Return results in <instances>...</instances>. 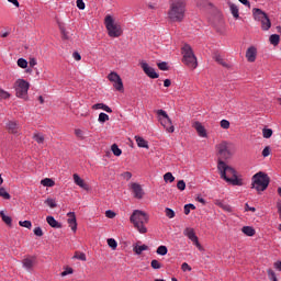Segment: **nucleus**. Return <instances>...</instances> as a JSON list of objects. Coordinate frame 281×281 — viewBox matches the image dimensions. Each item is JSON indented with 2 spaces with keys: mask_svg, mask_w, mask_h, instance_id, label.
<instances>
[{
  "mask_svg": "<svg viewBox=\"0 0 281 281\" xmlns=\"http://www.w3.org/2000/svg\"><path fill=\"white\" fill-rule=\"evenodd\" d=\"M188 3L186 0H170L167 11V19L170 23H183L186 12H188Z\"/></svg>",
  "mask_w": 281,
  "mask_h": 281,
  "instance_id": "f257e3e1",
  "label": "nucleus"
},
{
  "mask_svg": "<svg viewBox=\"0 0 281 281\" xmlns=\"http://www.w3.org/2000/svg\"><path fill=\"white\" fill-rule=\"evenodd\" d=\"M217 170L221 179H224L227 183H231L232 186H241V182L236 175V169L229 167L225 161H217Z\"/></svg>",
  "mask_w": 281,
  "mask_h": 281,
  "instance_id": "f03ea898",
  "label": "nucleus"
},
{
  "mask_svg": "<svg viewBox=\"0 0 281 281\" xmlns=\"http://www.w3.org/2000/svg\"><path fill=\"white\" fill-rule=\"evenodd\" d=\"M131 223L134 225L135 229L139 232V234H146L148 228H146V224L148 223V215L139 210H135L131 217Z\"/></svg>",
  "mask_w": 281,
  "mask_h": 281,
  "instance_id": "7ed1b4c3",
  "label": "nucleus"
},
{
  "mask_svg": "<svg viewBox=\"0 0 281 281\" xmlns=\"http://www.w3.org/2000/svg\"><path fill=\"white\" fill-rule=\"evenodd\" d=\"M216 153L218 161H226V159L234 157L236 147L229 142H222L216 145Z\"/></svg>",
  "mask_w": 281,
  "mask_h": 281,
  "instance_id": "20e7f679",
  "label": "nucleus"
},
{
  "mask_svg": "<svg viewBox=\"0 0 281 281\" xmlns=\"http://www.w3.org/2000/svg\"><path fill=\"white\" fill-rule=\"evenodd\" d=\"M271 179L269 176L262 171L257 172L252 176L251 187L257 190V192H265L267 188H269Z\"/></svg>",
  "mask_w": 281,
  "mask_h": 281,
  "instance_id": "39448f33",
  "label": "nucleus"
},
{
  "mask_svg": "<svg viewBox=\"0 0 281 281\" xmlns=\"http://www.w3.org/2000/svg\"><path fill=\"white\" fill-rule=\"evenodd\" d=\"M104 25L108 30V36H110V38H120V35L122 34V26L115 22V19H113L111 14L105 16Z\"/></svg>",
  "mask_w": 281,
  "mask_h": 281,
  "instance_id": "423d86ee",
  "label": "nucleus"
},
{
  "mask_svg": "<svg viewBox=\"0 0 281 281\" xmlns=\"http://www.w3.org/2000/svg\"><path fill=\"white\" fill-rule=\"evenodd\" d=\"M182 63L189 67V69H196L199 67V63L196 61V55L192 50V46L186 44L182 47Z\"/></svg>",
  "mask_w": 281,
  "mask_h": 281,
  "instance_id": "0eeeda50",
  "label": "nucleus"
},
{
  "mask_svg": "<svg viewBox=\"0 0 281 281\" xmlns=\"http://www.w3.org/2000/svg\"><path fill=\"white\" fill-rule=\"evenodd\" d=\"M252 14L255 21H260L261 30H263V32H268V30H271V20L269 19V15L265 13V11L260 9H254Z\"/></svg>",
  "mask_w": 281,
  "mask_h": 281,
  "instance_id": "6e6552de",
  "label": "nucleus"
},
{
  "mask_svg": "<svg viewBox=\"0 0 281 281\" xmlns=\"http://www.w3.org/2000/svg\"><path fill=\"white\" fill-rule=\"evenodd\" d=\"M156 113L158 121L167 133H175V125H172V120H170V116H168V112H166V110H157Z\"/></svg>",
  "mask_w": 281,
  "mask_h": 281,
  "instance_id": "1a4fd4ad",
  "label": "nucleus"
},
{
  "mask_svg": "<svg viewBox=\"0 0 281 281\" xmlns=\"http://www.w3.org/2000/svg\"><path fill=\"white\" fill-rule=\"evenodd\" d=\"M27 91H30V82L25 81V79H18L15 81L16 98H26Z\"/></svg>",
  "mask_w": 281,
  "mask_h": 281,
  "instance_id": "9d476101",
  "label": "nucleus"
},
{
  "mask_svg": "<svg viewBox=\"0 0 281 281\" xmlns=\"http://www.w3.org/2000/svg\"><path fill=\"white\" fill-rule=\"evenodd\" d=\"M108 80L113 82V87L116 91L124 92V82H122V77L117 72L112 71L108 75Z\"/></svg>",
  "mask_w": 281,
  "mask_h": 281,
  "instance_id": "9b49d317",
  "label": "nucleus"
},
{
  "mask_svg": "<svg viewBox=\"0 0 281 281\" xmlns=\"http://www.w3.org/2000/svg\"><path fill=\"white\" fill-rule=\"evenodd\" d=\"M22 267L27 271L29 273H32L34 271V268L36 267V257L34 256H26L22 260Z\"/></svg>",
  "mask_w": 281,
  "mask_h": 281,
  "instance_id": "f8f14e48",
  "label": "nucleus"
},
{
  "mask_svg": "<svg viewBox=\"0 0 281 281\" xmlns=\"http://www.w3.org/2000/svg\"><path fill=\"white\" fill-rule=\"evenodd\" d=\"M183 235L189 238L190 241L198 247V249H201V244L199 243V237L196 236V233H194V228L187 227L183 231Z\"/></svg>",
  "mask_w": 281,
  "mask_h": 281,
  "instance_id": "ddd939ff",
  "label": "nucleus"
},
{
  "mask_svg": "<svg viewBox=\"0 0 281 281\" xmlns=\"http://www.w3.org/2000/svg\"><path fill=\"white\" fill-rule=\"evenodd\" d=\"M140 67L144 71V74H146V76H148V78H151L153 80L159 78V74H157V71H155V68L150 67V65H148V63L140 61Z\"/></svg>",
  "mask_w": 281,
  "mask_h": 281,
  "instance_id": "4468645a",
  "label": "nucleus"
},
{
  "mask_svg": "<svg viewBox=\"0 0 281 281\" xmlns=\"http://www.w3.org/2000/svg\"><path fill=\"white\" fill-rule=\"evenodd\" d=\"M130 189L133 192L134 199H144V189L142 188V184L132 182L130 183Z\"/></svg>",
  "mask_w": 281,
  "mask_h": 281,
  "instance_id": "2eb2a0df",
  "label": "nucleus"
},
{
  "mask_svg": "<svg viewBox=\"0 0 281 281\" xmlns=\"http://www.w3.org/2000/svg\"><path fill=\"white\" fill-rule=\"evenodd\" d=\"M258 54V50L256 49V47L250 46L247 50H246V58L248 60V63H256V56Z\"/></svg>",
  "mask_w": 281,
  "mask_h": 281,
  "instance_id": "dca6fc26",
  "label": "nucleus"
},
{
  "mask_svg": "<svg viewBox=\"0 0 281 281\" xmlns=\"http://www.w3.org/2000/svg\"><path fill=\"white\" fill-rule=\"evenodd\" d=\"M67 216H68V225H69L70 229H72L74 232H77L78 222H76V213L69 212L67 214Z\"/></svg>",
  "mask_w": 281,
  "mask_h": 281,
  "instance_id": "f3484780",
  "label": "nucleus"
},
{
  "mask_svg": "<svg viewBox=\"0 0 281 281\" xmlns=\"http://www.w3.org/2000/svg\"><path fill=\"white\" fill-rule=\"evenodd\" d=\"M133 251L136 254V256H142L143 251H148V246L142 245V241H138L133 246Z\"/></svg>",
  "mask_w": 281,
  "mask_h": 281,
  "instance_id": "a211bd4d",
  "label": "nucleus"
},
{
  "mask_svg": "<svg viewBox=\"0 0 281 281\" xmlns=\"http://www.w3.org/2000/svg\"><path fill=\"white\" fill-rule=\"evenodd\" d=\"M74 181L76 183V186H79V188H82L83 190H89V184L85 182V180H82V178H80V176H78V173L74 175Z\"/></svg>",
  "mask_w": 281,
  "mask_h": 281,
  "instance_id": "6ab92c4d",
  "label": "nucleus"
},
{
  "mask_svg": "<svg viewBox=\"0 0 281 281\" xmlns=\"http://www.w3.org/2000/svg\"><path fill=\"white\" fill-rule=\"evenodd\" d=\"M7 131L13 135H16V133H19V124L15 121H9L7 123Z\"/></svg>",
  "mask_w": 281,
  "mask_h": 281,
  "instance_id": "aec40b11",
  "label": "nucleus"
},
{
  "mask_svg": "<svg viewBox=\"0 0 281 281\" xmlns=\"http://www.w3.org/2000/svg\"><path fill=\"white\" fill-rule=\"evenodd\" d=\"M194 128L200 137H207V132L205 131V127L201 123L195 122Z\"/></svg>",
  "mask_w": 281,
  "mask_h": 281,
  "instance_id": "412c9836",
  "label": "nucleus"
},
{
  "mask_svg": "<svg viewBox=\"0 0 281 281\" xmlns=\"http://www.w3.org/2000/svg\"><path fill=\"white\" fill-rule=\"evenodd\" d=\"M46 222L48 223L49 226L54 227V229H60V227H63V224L56 221L54 216H47Z\"/></svg>",
  "mask_w": 281,
  "mask_h": 281,
  "instance_id": "4be33fe9",
  "label": "nucleus"
},
{
  "mask_svg": "<svg viewBox=\"0 0 281 281\" xmlns=\"http://www.w3.org/2000/svg\"><path fill=\"white\" fill-rule=\"evenodd\" d=\"M92 109L94 111L101 110V111H105V113H113V110L104 103H95L94 105H92Z\"/></svg>",
  "mask_w": 281,
  "mask_h": 281,
  "instance_id": "5701e85b",
  "label": "nucleus"
},
{
  "mask_svg": "<svg viewBox=\"0 0 281 281\" xmlns=\"http://www.w3.org/2000/svg\"><path fill=\"white\" fill-rule=\"evenodd\" d=\"M241 232L246 236H256V229H254V227H251V226H244L241 228Z\"/></svg>",
  "mask_w": 281,
  "mask_h": 281,
  "instance_id": "b1692460",
  "label": "nucleus"
},
{
  "mask_svg": "<svg viewBox=\"0 0 281 281\" xmlns=\"http://www.w3.org/2000/svg\"><path fill=\"white\" fill-rule=\"evenodd\" d=\"M41 186H44V188H54V186H56V182H54L52 178H45L41 180Z\"/></svg>",
  "mask_w": 281,
  "mask_h": 281,
  "instance_id": "393cba45",
  "label": "nucleus"
},
{
  "mask_svg": "<svg viewBox=\"0 0 281 281\" xmlns=\"http://www.w3.org/2000/svg\"><path fill=\"white\" fill-rule=\"evenodd\" d=\"M229 10L234 19H238L240 16V14L238 13V5H236L235 3H229Z\"/></svg>",
  "mask_w": 281,
  "mask_h": 281,
  "instance_id": "a878e982",
  "label": "nucleus"
},
{
  "mask_svg": "<svg viewBox=\"0 0 281 281\" xmlns=\"http://www.w3.org/2000/svg\"><path fill=\"white\" fill-rule=\"evenodd\" d=\"M0 216L3 221V223H5V225H8L9 227H12V217L5 215V213L3 211L0 212Z\"/></svg>",
  "mask_w": 281,
  "mask_h": 281,
  "instance_id": "bb28decb",
  "label": "nucleus"
},
{
  "mask_svg": "<svg viewBox=\"0 0 281 281\" xmlns=\"http://www.w3.org/2000/svg\"><path fill=\"white\" fill-rule=\"evenodd\" d=\"M72 258L87 262V255L85 252L76 251Z\"/></svg>",
  "mask_w": 281,
  "mask_h": 281,
  "instance_id": "cd10ccee",
  "label": "nucleus"
},
{
  "mask_svg": "<svg viewBox=\"0 0 281 281\" xmlns=\"http://www.w3.org/2000/svg\"><path fill=\"white\" fill-rule=\"evenodd\" d=\"M111 151L115 157H120L122 155V150L120 149V146H117V144H113L111 146Z\"/></svg>",
  "mask_w": 281,
  "mask_h": 281,
  "instance_id": "c85d7f7f",
  "label": "nucleus"
},
{
  "mask_svg": "<svg viewBox=\"0 0 281 281\" xmlns=\"http://www.w3.org/2000/svg\"><path fill=\"white\" fill-rule=\"evenodd\" d=\"M269 41H270L271 45H274V46L279 45L280 44V35L272 34V35H270Z\"/></svg>",
  "mask_w": 281,
  "mask_h": 281,
  "instance_id": "c756f323",
  "label": "nucleus"
},
{
  "mask_svg": "<svg viewBox=\"0 0 281 281\" xmlns=\"http://www.w3.org/2000/svg\"><path fill=\"white\" fill-rule=\"evenodd\" d=\"M12 94L10 92L5 91L3 88H0V100H10Z\"/></svg>",
  "mask_w": 281,
  "mask_h": 281,
  "instance_id": "7c9ffc66",
  "label": "nucleus"
},
{
  "mask_svg": "<svg viewBox=\"0 0 281 281\" xmlns=\"http://www.w3.org/2000/svg\"><path fill=\"white\" fill-rule=\"evenodd\" d=\"M156 254L158 255V256H166L167 254H168V247H166V246H159L158 248H157V250H156Z\"/></svg>",
  "mask_w": 281,
  "mask_h": 281,
  "instance_id": "2f4dec72",
  "label": "nucleus"
},
{
  "mask_svg": "<svg viewBox=\"0 0 281 281\" xmlns=\"http://www.w3.org/2000/svg\"><path fill=\"white\" fill-rule=\"evenodd\" d=\"M59 30L61 38H64V41H69V32H67V30L63 25H59Z\"/></svg>",
  "mask_w": 281,
  "mask_h": 281,
  "instance_id": "473e14b6",
  "label": "nucleus"
},
{
  "mask_svg": "<svg viewBox=\"0 0 281 281\" xmlns=\"http://www.w3.org/2000/svg\"><path fill=\"white\" fill-rule=\"evenodd\" d=\"M99 122L100 124H104V122H109V114L104 113V112H101L99 114Z\"/></svg>",
  "mask_w": 281,
  "mask_h": 281,
  "instance_id": "72a5a7b5",
  "label": "nucleus"
},
{
  "mask_svg": "<svg viewBox=\"0 0 281 281\" xmlns=\"http://www.w3.org/2000/svg\"><path fill=\"white\" fill-rule=\"evenodd\" d=\"M271 135H273V130H271V128L262 130V136L265 137V139H269L271 137Z\"/></svg>",
  "mask_w": 281,
  "mask_h": 281,
  "instance_id": "f704fd0d",
  "label": "nucleus"
},
{
  "mask_svg": "<svg viewBox=\"0 0 281 281\" xmlns=\"http://www.w3.org/2000/svg\"><path fill=\"white\" fill-rule=\"evenodd\" d=\"M18 67H20L21 69H27V61L25 60V58L18 59Z\"/></svg>",
  "mask_w": 281,
  "mask_h": 281,
  "instance_id": "c9c22d12",
  "label": "nucleus"
},
{
  "mask_svg": "<svg viewBox=\"0 0 281 281\" xmlns=\"http://www.w3.org/2000/svg\"><path fill=\"white\" fill-rule=\"evenodd\" d=\"M164 180L166 181V183H172L175 181V176H172L171 172H167L164 176Z\"/></svg>",
  "mask_w": 281,
  "mask_h": 281,
  "instance_id": "e433bc0d",
  "label": "nucleus"
},
{
  "mask_svg": "<svg viewBox=\"0 0 281 281\" xmlns=\"http://www.w3.org/2000/svg\"><path fill=\"white\" fill-rule=\"evenodd\" d=\"M20 227H25L26 229H32V222L31 221H20Z\"/></svg>",
  "mask_w": 281,
  "mask_h": 281,
  "instance_id": "4c0bfd02",
  "label": "nucleus"
},
{
  "mask_svg": "<svg viewBox=\"0 0 281 281\" xmlns=\"http://www.w3.org/2000/svg\"><path fill=\"white\" fill-rule=\"evenodd\" d=\"M165 214H166L167 218H175V216H176L175 211H172V209H170V207L165 209Z\"/></svg>",
  "mask_w": 281,
  "mask_h": 281,
  "instance_id": "58836bf2",
  "label": "nucleus"
},
{
  "mask_svg": "<svg viewBox=\"0 0 281 281\" xmlns=\"http://www.w3.org/2000/svg\"><path fill=\"white\" fill-rule=\"evenodd\" d=\"M0 196H2V199H5L7 201H10L11 199L10 193H8L4 188H0Z\"/></svg>",
  "mask_w": 281,
  "mask_h": 281,
  "instance_id": "ea45409f",
  "label": "nucleus"
},
{
  "mask_svg": "<svg viewBox=\"0 0 281 281\" xmlns=\"http://www.w3.org/2000/svg\"><path fill=\"white\" fill-rule=\"evenodd\" d=\"M268 278L270 281H278V277L276 276V272L271 269H268Z\"/></svg>",
  "mask_w": 281,
  "mask_h": 281,
  "instance_id": "a19ab883",
  "label": "nucleus"
},
{
  "mask_svg": "<svg viewBox=\"0 0 281 281\" xmlns=\"http://www.w3.org/2000/svg\"><path fill=\"white\" fill-rule=\"evenodd\" d=\"M157 67L160 69V71H168V63L166 61L158 63Z\"/></svg>",
  "mask_w": 281,
  "mask_h": 281,
  "instance_id": "79ce46f5",
  "label": "nucleus"
},
{
  "mask_svg": "<svg viewBox=\"0 0 281 281\" xmlns=\"http://www.w3.org/2000/svg\"><path fill=\"white\" fill-rule=\"evenodd\" d=\"M190 210H196V206H194V204H186L184 205V214H186V216H188V214H190Z\"/></svg>",
  "mask_w": 281,
  "mask_h": 281,
  "instance_id": "37998d69",
  "label": "nucleus"
},
{
  "mask_svg": "<svg viewBox=\"0 0 281 281\" xmlns=\"http://www.w3.org/2000/svg\"><path fill=\"white\" fill-rule=\"evenodd\" d=\"M108 245L111 247V249H117V241L113 238L108 239Z\"/></svg>",
  "mask_w": 281,
  "mask_h": 281,
  "instance_id": "c03bdc74",
  "label": "nucleus"
},
{
  "mask_svg": "<svg viewBox=\"0 0 281 281\" xmlns=\"http://www.w3.org/2000/svg\"><path fill=\"white\" fill-rule=\"evenodd\" d=\"M150 265H151V268H154V269H161V267H162L161 262H159V260H157V259H153Z\"/></svg>",
  "mask_w": 281,
  "mask_h": 281,
  "instance_id": "a18cd8bd",
  "label": "nucleus"
},
{
  "mask_svg": "<svg viewBox=\"0 0 281 281\" xmlns=\"http://www.w3.org/2000/svg\"><path fill=\"white\" fill-rule=\"evenodd\" d=\"M33 139H35V142H45V136L41 133H37L33 136Z\"/></svg>",
  "mask_w": 281,
  "mask_h": 281,
  "instance_id": "49530a36",
  "label": "nucleus"
},
{
  "mask_svg": "<svg viewBox=\"0 0 281 281\" xmlns=\"http://www.w3.org/2000/svg\"><path fill=\"white\" fill-rule=\"evenodd\" d=\"M177 188H178V190L183 192V190H186V181L179 180L178 183H177Z\"/></svg>",
  "mask_w": 281,
  "mask_h": 281,
  "instance_id": "de8ad7c7",
  "label": "nucleus"
},
{
  "mask_svg": "<svg viewBox=\"0 0 281 281\" xmlns=\"http://www.w3.org/2000/svg\"><path fill=\"white\" fill-rule=\"evenodd\" d=\"M220 207H222V210H224L225 212H232V206H229V204H224L223 202L218 203Z\"/></svg>",
  "mask_w": 281,
  "mask_h": 281,
  "instance_id": "09e8293b",
  "label": "nucleus"
},
{
  "mask_svg": "<svg viewBox=\"0 0 281 281\" xmlns=\"http://www.w3.org/2000/svg\"><path fill=\"white\" fill-rule=\"evenodd\" d=\"M271 155V147L267 146L262 150V157H269Z\"/></svg>",
  "mask_w": 281,
  "mask_h": 281,
  "instance_id": "8fccbe9b",
  "label": "nucleus"
},
{
  "mask_svg": "<svg viewBox=\"0 0 281 281\" xmlns=\"http://www.w3.org/2000/svg\"><path fill=\"white\" fill-rule=\"evenodd\" d=\"M123 179H126V181H131V179L133 178V173H131V171H125L122 173Z\"/></svg>",
  "mask_w": 281,
  "mask_h": 281,
  "instance_id": "3c124183",
  "label": "nucleus"
},
{
  "mask_svg": "<svg viewBox=\"0 0 281 281\" xmlns=\"http://www.w3.org/2000/svg\"><path fill=\"white\" fill-rule=\"evenodd\" d=\"M46 204L48 207H56V201L54 199H47Z\"/></svg>",
  "mask_w": 281,
  "mask_h": 281,
  "instance_id": "603ef678",
  "label": "nucleus"
},
{
  "mask_svg": "<svg viewBox=\"0 0 281 281\" xmlns=\"http://www.w3.org/2000/svg\"><path fill=\"white\" fill-rule=\"evenodd\" d=\"M29 65H30L31 68H34L38 65V61L36 60V58L32 57L29 60Z\"/></svg>",
  "mask_w": 281,
  "mask_h": 281,
  "instance_id": "864d4df0",
  "label": "nucleus"
},
{
  "mask_svg": "<svg viewBox=\"0 0 281 281\" xmlns=\"http://www.w3.org/2000/svg\"><path fill=\"white\" fill-rule=\"evenodd\" d=\"M76 3H77V8H78L79 10H85L86 4H85V1H83V0H77Z\"/></svg>",
  "mask_w": 281,
  "mask_h": 281,
  "instance_id": "5fc2aeb1",
  "label": "nucleus"
},
{
  "mask_svg": "<svg viewBox=\"0 0 281 281\" xmlns=\"http://www.w3.org/2000/svg\"><path fill=\"white\" fill-rule=\"evenodd\" d=\"M181 269H182V271H192V267H190V265H188V262H183L181 265Z\"/></svg>",
  "mask_w": 281,
  "mask_h": 281,
  "instance_id": "6e6d98bb",
  "label": "nucleus"
},
{
  "mask_svg": "<svg viewBox=\"0 0 281 281\" xmlns=\"http://www.w3.org/2000/svg\"><path fill=\"white\" fill-rule=\"evenodd\" d=\"M71 273H74V269L67 268L64 272H61V277L65 278V276H69Z\"/></svg>",
  "mask_w": 281,
  "mask_h": 281,
  "instance_id": "4d7b16f0",
  "label": "nucleus"
},
{
  "mask_svg": "<svg viewBox=\"0 0 281 281\" xmlns=\"http://www.w3.org/2000/svg\"><path fill=\"white\" fill-rule=\"evenodd\" d=\"M221 126L225 130L229 128V121L227 120H222L221 121Z\"/></svg>",
  "mask_w": 281,
  "mask_h": 281,
  "instance_id": "13d9d810",
  "label": "nucleus"
},
{
  "mask_svg": "<svg viewBox=\"0 0 281 281\" xmlns=\"http://www.w3.org/2000/svg\"><path fill=\"white\" fill-rule=\"evenodd\" d=\"M33 232L35 236H43V228L41 227H35Z\"/></svg>",
  "mask_w": 281,
  "mask_h": 281,
  "instance_id": "bf43d9fd",
  "label": "nucleus"
},
{
  "mask_svg": "<svg viewBox=\"0 0 281 281\" xmlns=\"http://www.w3.org/2000/svg\"><path fill=\"white\" fill-rule=\"evenodd\" d=\"M106 218H115V212L109 210L105 212Z\"/></svg>",
  "mask_w": 281,
  "mask_h": 281,
  "instance_id": "052dcab7",
  "label": "nucleus"
},
{
  "mask_svg": "<svg viewBox=\"0 0 281 281\" xmlns=\"http://www.w3.org/2000/svg\"><path fill=\"white\" fill-rule=\"evenodd\" d=\"M72 58L75 60H82V56H80V53L78 52L72 53Z\"/></svg>",
  "mask_w": 281,
  "mask_h": 281,
  "instance_id": "680f3d73",
  "label": "nucleus"
},
{
  "mask_svg": "<svg viewBox=\"0 0 281 281\" xmlns=\"http://www.w3.org/2000/svg\"><path fill=\"white\" fill-rule=\"evenodd\" d=\"M138 148H148V143L147 142H137Z\"/></svg>",
  "mask_w": 281,
  "mask_h": 281,
  "instance_id": "e2e57ef3",
  "label": "nucleus"
},
{
  "mask_svg": "<svg viewBox=\"0 0 281 281\" xmlns=\"http://www.w3.org/2000/svg\"><path fill=\"white\" fill-rule=\"evenodd\" d=\"M246 212H256V207L249 206L248 203L245 204Z\"/></svg>",
  "mask_w": 281,
  "mask_h": 281,
  "instance_id": "0e129e2a",
  "label": "nucleus"
},
{
  "mask_svg": "<svg viewBox=\"0 0 281 281\" xmlns=\"http://www.w3.org/2000/svg\"><path fill=\"white\" fill-rule=\"evenodd\" d=\"M273 267H274V269H277V271H281V261H276L273 263Z\"/></svg>",
  "mask_w": 281,
  "mask_h": 281,
  "instance_id": "69168bd1",
  "label": "nucleus"
},
{
  "mask_svg": "<svg viewBox=\"0 0 281 281\" xmlns=\"http://www.w3.org/2000/svg\"><path fill=\"white\" fill-rule=\"evenodd\" d=\"M239 3H243V5H247L248 8H249V5H251L249 0H239Z\"/></svg>",
  "mask_w": 281,
  "mask_h": 281,
  "instance_id": "338daca9",
  "label": "nucleus"
},
{
  "mask_svg": "<svg viewBox=\"0 0 281 281\" xmlns=\"http://www.w3.org/2000/svg\"><path fill=\"white\" fill-rule=\"evenodd\" d=\"M170 85H172V81H170V79H165L164 87H170Z\"/></svg>",
  "mask_w": 281,
  "mask_h": 281,
  "instance_id": "774afa93",
  "label": "nucleus"
}]
</instances>
